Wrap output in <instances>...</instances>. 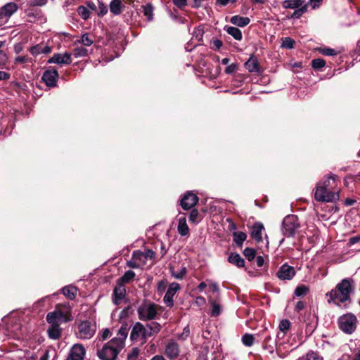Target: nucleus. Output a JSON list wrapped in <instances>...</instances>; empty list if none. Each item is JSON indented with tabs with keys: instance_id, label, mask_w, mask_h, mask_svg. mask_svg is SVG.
<instances>
[{
	"instance_id": "obj_54",
	"label": "nucleus",
	"mask_w": 360,
	"mask_h": 360,
	"mask_svg": "<svg viewBox=\"0 0 360 360\" xmlns=\"http://www.w3.org/2000/svg\"><path fill=\"white\" fill-rule=\"evenodd\" d=\"M306 307V302L300 300L297 302L294 311L297 313H300L302 310H303Z\"/></svg>"
},
{
	"instance_id": "obj_56",
	"label": "nucleus",
	"mask_w": 360,
	"mask_h": 360,
	"mask_svg": "<svg viewBox=\"0 0 360 360\" xmlns=\"http://www.w3.org/2000/svg\"><path fill=\"white\" fill-rule=\"evenodd\" d=\"M212 46H211V49L215 51L219 50L222 46L223 42L220 39H214L212 42Z\"/></svg>"
},
{
	"instance_id": "obj_17",
	"label": "nucleus",
	"mask_w": 360,
	"mask_h": 360,
	"mask_svg": "<svg viewBox=\"0 0 360 360\" xmlns=\"http://www.w3.org/2000/svg\"><path fill=\"white\" fill-rule=\"evenodd\" d=\"M264 230L263 224L260 221L255 222L251 229L250 235L257 243L262 242V231Z\"/></svg>"
},
{
	"instance_id": "obj_40",
	"label": "nucleus",
	"mask_w": 360,
	"mask_h": 360,
	"mask_svg": "<svg viewBox=\"0 0 360 360\" xmlns=\"http://www.w3.org/2000/svg\"><path fill=\"white\" fill-rule=\"evenodd\" d=\"M309 292V288L305 285H298L295 291L294 294L297 297H304Z\"/></svg>"
},
{
	"instance_id": "obj_49",
	"label": "nucleus",
	"mask_w": 360,
	"mask_h": 360,
	"mask_svg": "<svg viewBox=\"0 0 360 360\" xmlns=\"http://www.w3.org/2000/svg\"><path fill=\"white\" fill-rule=\"evenodd\" d=\"M98 9L96 8L97 15L100 17H103L107 13L108 9L106 6L102 1L98 0Z\"/></svg>"
},
{
	"instance_id": "obj_52",
	"label": "nucleus",
	"mask_w": 360,
	"mask_h": 360,
	"mask_svg": "<svg viewBox=\"0 0 360 360\" xmlns=\"http://www.w3.org/2000/svg\"><path fill=\"white\" fill-rule=\"evenodd\" d=\"M186 273H187L186 268L184 266L181 269V270L179 272L172 271V275L174 278L181 280V279H183L186 276Z\"/></svg>"
},
{
	"instance_id": "obj_7",
	"label": "nucleus",
	"mask_w": 360,
	"mask_h": 360,
	"mask_svg": "<svg viewBox=\"0 0 360 360\" xmlns=\"http://www.w3.org/2000/svg\"><path fill=\"white\" fill-rule=\"evenodd\" d=\"M199 201V198L191 191H186L179 200V205L184 210L192 209Z\"/></svg>"
},
{
	"instance_id": "obj_8",
	"label": "nucleus",
	"mask_w": 360,
	"mask_h": 360,
	"mask_svg": "<svg viewBox=\"0 0 360 360\" xmlns=\"http://www.w3.org/2000/svg\"><path fill=\"white\" fill-rule=\"evenodd\" d=\"M96 332V326L89 321H83L78 325L79 337L82 339H90Z\"/></svg>"
},
{
	"instance_id": "obj_35",
	"label": "nucleus",
	"mask_w": 360,
	"mask_h": 360,
	"mask_svg": "<svg viewBox=\"0 0 360 360\" xmlns=\"http://www.w3.org/2000/svg\"><path fill=\"white\" fill-rule=\"evenodd\" d=\"M129 328L127 323L122 324L120 328L119 329L117 333V335H120V337L113 338L122 341L123 347H124V341L127 337Z\"/></svg>"
},
{
	"instance_id": "obj_13",
	"label": "nucleus",
	"mask_w": 360,
	"mask_h": 360,
	"mask_svg": "<svg viewBox=\"0 0 360 360\" xmlns=\"http://www.w3.org/2000/svg\"><path fill=\"white\" fill-rule=\"evenodd\" d=\"M180 288V285L177 283L174 282L169 285L163 298V301L167 307L171 308L174 306L173 297Z\"/></svg>"
},
{
	"instance_id": "obj_28",
	"label": "nucleus",
	"mask_w": 360,
	"mask_h": 360,
	"mask_svg": "<svg viewBox=\"0 0 360 360\" xmlns=\"http://www.w3.org/2000/svg\"><path fill=\"white\" fill-rule=\"evenodd\" d=\"M63 294L69 300H72L76 297L77 288L73 285H67L61 289Z\"/></svg>"
},
{
	"instance_id": "obj_60",
	"label": "nucleus",
	"mask_w": 360,
	"mask_h": 360,
	"mask_svg": "<svg viewBox=\"0 0 360 360\" xmlns=\"http://www.w3.org/2000/svg\"><path fill=\"white\" fill-rule=\"evenodd\" d=\"M47 3V0H31L30 4L32 6H44Z\"/></svg>"
},
{
	"instance_id": "obj_18",
	"label": "nucleus",
	"mask_w": 360,
	"mask_h": 360,
	"mask_svg": "<svg viewBox=\"0 0 360 360\" xmlns=\"http://www.w3.org/2000/svg\"><path fill=\"white\" fill-rule=\"evenodd\" d=\"M245 68L251 72L259 73L261 68L258 60L254 56H251L250 58L245 63Z\"/></svg>"
},
{
	"instance_id": "obj_19",
	"label": "nucleus",
	"mask_w": 360,
	"mask_h": 360,
	"mask_svg": "<svg viewBox=\"0 0 360 360\" xmlns=\"http://www.w3.org/2000/svg\"><path fill=\"white\" fill-rule=\"evenodd\" d=\"M51 326L48 329V335L49 338L52 340H58L60 338L62 335V329L60 327V323H49Z\"/></svg>"
},
{
	"instance_id": "obj_33",
	"label": "nucleus",
	"mask_w": 360,
	"mask_h": 360,
	"mask_svg": "<svg viewBox=\"0 0 360 360\" xmlns=\"http://www.w3.org/2000/svg\"><path fill=\"white\" fill-rule=\"evenodd\" d=\"M188 219L190 222L197 224L202 221L203 216L197 209L193 208L189 214Z\"/></svg>"
},
{
	"instance_id": "obj_61",
	"label": "nucleus",
	"mask_w": 360,
	"mask_h": 360,
	"mask_svg": "<svg viewBox=\"0 0 360 360\" xmlns=\"http://www.w3.org/2000/svg\"><path fill=\"white\" fill-rule=\"evenodd\" d=\"M62 57L63 58L64 65H69L72 63L71 54L65 52L64 54H62Z\"/></svg>"
},
{
	"instance_id": "obj_24",
	"label": "nucleus",
	"mask_w": 360,
	"mask_h": 360,
	"mask_svg": "<svg viewBox=\"0 0 360 360\" xmlns=\"http://www.w3.org/2000/svg\"><path fill=\"white\" fill-rule=\"evenodd\" d=\"M317 185L321 186L323 188H326L329 191H333V188L337 185V176L335 175L330 176L327 177L326 179L323 180V181L319 182Z\"/></svg>"
},
{
	"instance_id": "obj_27",
	"label": "nucleus",
	"mask_w": 360,
	"mask_h": 360,
	"mask_svg": "<svg viewBox=\"0 0 360 360\" xmlns=\"http://www.w3.org/2000/svg\"><path fill=\"white\" fill-rule=\"evenodd\" d=\"M233 240L236 244L237 247L241 248L244 241L247 239V234L243 231H233L232 233Z\"/></svg>"
},
{
	"instance_id": "obj_46",
	"label": "nucleus",
	"mask_w": 360,
	"mask_h": 360,
	"mask_svg": "<svg viewBox=\"0 0 360 360\" xmlns=\"http://www.w3.org/2000/svg\"><path fill=\"white\" fill-rule=\"evenodd\" d=\"M295 44V41L290 37H285L283 39L282 45L283 48L293 49Z\"/></svg>"
},
{
	"instance_id": "obj_5",
	"label": "nucleus",
	"mask_w": 360,
	"mask_h": 360,
	"mask_svg": "<svg viewBox=\"0 0 360 360\" xmlns=\"http://www.w3.org/2000/svg\"><path fill=\"white\" fill-rule=\"evenodd\" d=\"M314 198L318 202H335L340 198L339 191H329L321 186L316 185Z\"/></svg>"
},
{
	"instance_id": "obj_6",
	"label": "nucleus",
	"mask_w": 360,
	"mask_h": 360,
	"mask_svg": "<svg viewBox=\"0 0 360 360\" xmlns=\"http://www.w3.org/2000/svg\"><path fill=\"white\" fill-rule=\"evenodd\" d=\"M357 318L352 313L341 316L338 319L340 329L346 334L353 333L356 328Z\"/></svg>"
},
{
	"instance_id": "obj_12",
	"label": "nucleus",
	"mask_w": 360,
	"mask_h": 360,
	"mask_svg": "<svg viewBox=\"0 0 360 360\" xmlns=\"http://www.w3.org/2000/svg\"><path fill=\"white\" fill-rule=\"evenodd\" d=\"M296 271L293 266L287 263L283 264L276 273L277 277L281 280H291L295 276Z\"/></svg>"
},
{
	"instance_id": "obj_59",
	"label": "nucleus",
	"mask_w": 360,
	"mask_h": 360,
	"mask_svg": "<svg viewBox=\"0 0 360 360\" xmlns=\"http://www.w3.org/2000/svg\"><path fill=\"white\" fill-rule=\"evenodd\" d=\"M173 4L181 9L188 5L187 0H172Z\"/></svg>"
},
{
	"instance_id": "obj_22",
	"label": "nucleus",
	"mask_w": 360,
	"mask_h": 360,
	"mask_svg": "<svg viewBox=\"0 0 360 360\" xmlns=\"http://www.w3.org/2000/svg\"><path fill=\"white\" fill-rule=\"evenodd\" d=\"M228 262L238 268L245 266L244 259L237 252H231L228 257Z\"/></svg>"
},
{
	"instance_id": "obj_30",
	"label": "nucleus",
	"mask_w": 360,
	"mask_h": 360,
	"mask_svg": "<svg viewBox=\"0 0 360 360\" xmlns=\"http://www.w3.org/2000/svg\"><path fill=\"white\" fill-rule=\"evenodd\" d=\"M141 331H144L143 325L139 322L136 323L131 332L130 339L132 341L137 340L140 335H141Z\"/></svg>"
},
{
	"instance_id": "obj_57",
	"label": "nucleus",
	"mask_w": 360,
	"mask_h": 360,
	"mask_svg": "<svg viewBox=\"0 0 360 360\" xmlns=\"http://www.w3.org/2000/svg\"><path fill=\"white\" fill-rule=\"evenodd\" d=\"M237 70H238V64L232 63L225 68L224 72L226 74H232V73L235 72Z\"/></svg>"
},
{
	"instance_id": "obj_48",
	"label": "nucleus",
	"mask_w": 360,
	"mask_h": 360,
	"mask_svg": "<svg viewBox=\"0 0 360 360\" xmlns=\"http://www.w3.org/2000/svg\"><path fill=\"white\" fill-rule=\"evenodd\" d=\"M73 53L76 58L86 56L88 54V50L82 46L77 47L74 49Z\"/></svg>"
},
{
	"instance_id": "obj_9",
	"label": "nucleus",
	"mask_w": 360,
	"mask_h": 360,
	"mask_svg": "<svg viewBox=\"0 0 360 360\" xmlns=\"http://www.w3.org/2000/svg\"><path fill=\"white\" fill-rule=\"evenodd\" d=\"M139 318L142 321L154 319L158 314L157 305L155 303L150 304L146 309L144 307H139Z\"/></svg>"
},
{
	"instance_id": "obj_29",
	"label": "nucleus",
	"mask_w": 360,
	"mask_h": 360,
	"mask_svg": "<svg viewBox=\"0 0 360 360\" xmlns=\"http://www.w3.org/2000/svg\"><path fill=\"white\" fill-rule=\"evenodd\" d=\"M124 6L122 5L121 0H112L110 3V11L114 15H120L122 13V8Z\"/></svg>"
},
{
	"instance_id": "obj_41",
	"label": "nucleus",
	"mask_w": 360,
	"mask_h": 360,
	"mask_svg": "<svg viewBox=\"0 0 360 360\" xmlns=\"http://www.w3.org/2000/svg\"><path fill=\"white\" fill-rule=\"evenodd\" d=\"M241 340L245 346L251 347L254 344L255 337L252 334L245 333L242 336Z\"/></svg>"
},
{
	"instance_id": "obj_42",
	"label": "nucleus",
	"mask_w": 360,
	"mask_h": 360,
	"mask_svg": "<svg viewBox=\"0 0 360 360\" xmlns=\"http://www.w3.org/2000/svg\"><path fill=\"white\" fill-rule=\"evenodd\" d=\"M132 259L140 262L142 264H145L146 262V256L144 252L141 250L134 251L132 253Z\"/></svg>"
},
{
	"instance_id": "obj_10",
	"label": "nucleus",
	"mask_w": 360,
	"mask_h": 360,
	"mask_svg": "<svg viewBox=\"0 0 360 360\" xmlns=\"http://www.w3.org/2000/svg\"><path fill=\"white\" fill-rule=\"evenodd\" d=\"M18 8V5L14 2L8 3L0 8V25L6 22Z\"/></svg>"
},
{
	"instance_id": "obj_25",
	"label": "nucleus",
	"mask_w": 360,
	"mask_h": 360,
	"mask_svg": "<svg viewBox=\"0 0 360 360\" xmlns=\"http://www.w3.org/2000/svg\"><path fill=\"white\" fill-rule=\"evenodd\" d=\"M209 302L212 306V309L210 314V316L212 317L219 316L221 313V304H219V301L217 300H214L212 297H210Z\"/></svg>"
},
{
	"instance_id": "obj_63",
	"label": "nucleus",
	"mask_w": 360,
	"mask_h": 360,
	"mask_svg": "<svg viewBox=\"0 0 360 360\" xmlns=\"http://www.w3.org/2000/svg\"><path fill=\"white\" fill-rule=\"evenodd\" d=\"M127 264V266L133 268V269H138L140 267V264L134 259L128 261Z\"/></svg>"
},
{
	"instance_id": "obj_64",
	"label": "nucleus",
	"mask_w": 360,
	"mask_h": 360,
	"mask_svg": "<svg viewBox=\"0 0 360 360\" xmlns=\"http://www.w3.org/2000/svg\"><path fill=\"white\" fill-rule=\"evenodd\" d=\"M359 242H360V236H356L349 238L348 245L351 246Z\"/></svg>"
},
{
	"instance_id": "obj_51",
	"label": "nucleus",
	"mask_w": 360,
	"mask_h": 360,
	"mask_svg": "<svg viewBox=\"0 0 360 360\" xmlns=\"http://www.w3.org/2000/svg\"><path fill=\"white\" fill-rule=\"evenodd\" d=\"M167 281L162 279L158 283L157 291L159 294H162L167 288Z\"/></svg>"
},
{
	"instance_id": "obj_26",
	"label": "nucleus",
	"mask_w": 360,
	"mask_h": 360,
	"mask_svg": "<svg viewBox=\"0 0 360 360\" xmlns=\"http://www.w3.org/2000/svg\"><path fill=\"white\" fill-rule=\"evenodd\" d=\"M230 22L233 25L243 27L250 23V20L248 17H243L236 15L231 18Z\"/></svg>"
},
{
	"instance_id": "obj_38",
	"label": "nucleus",
	"mask_w": 360,
	"mask_h": 360,
	"mask_svg": "<svg viewBox=\"0 0 360 360\" xmlns=\"http://www.w3.org/2000/svg\"><path fill=\"white\" fill-rule=\"evenodd\" d=\"M276 345V340H273L270 335L266 336L263 342V347L269 352L274 351V347Z\"/></svg>"
},
{
	"instance_id": "obj_55",
	"label": "nucleus",
	"mask_w": 360,
	"mask_h": 360,
	"mask_svg": "<svg viewBox=\"0 0 360 360\" xmlns=\"http://www.w3.org/2000/svg\"><path fill=\"white\" fill-rule=\"evenodd\" d=\"M320 52L325 56H335L338 54L337 51L331 48H323L321 49Z\"/></svg>"
},
{
	"instance_id": "obj_44",
	"label": "nucleus",
	"mask_w": 360,
	"mask_h": 360,
	"mask_svg": "<svg viewBox=\"0 0 360 360\" xmlns=\"http://www.w3.org/2000/svg\"><path fill=\"white\" fill-rule=\"evenodd\" d=\"M311 65L314 70H319L326 65V61L323 58H315L311 62Z\"/></svg>"
},
{
	"instance_id": "obj_37",
	"label": "nucleus",
	"mask_w": 360,
	"mask_h": 360,
	"mask_svg": "<svg viewBox=\"0 0 360 360\" xmlns=\"http://www.w3.org/2000/svg\"><path fill=\"white\" fill-rule=\"evenodd\" d=\"M143 12L144 15L147 18L148 21H151L153 19V7L151 4H147L142 6Z\"/></svg>"
},
{
	"instance_id": "obj_4",
	"label": "nucleus",
	"mask_w": 360,
	"mask_h": 360,
	"mask_svg": "<svg viewBox=\"0 0 360 360\" xmlns=\"http://www.w3.org/2000/svg\"><path fill=\"white\" fill-rule=\"evenodd\" d=\"M300 226L297 216L295 214L287 215L282 222V233L287 238L294 237Z\"/></svg>"
},
{
	"instance_id": "obj_31",
	"label": "nucleus",
	"mask_w": 360,
	"mask_h": 360,
	"mask_svg": "<svg viewBox=\"0 0 360 360\" xmlns=\"http://www.w3.org/2000/svg\"><path fill=\"white\" fill-rule=\"evenodd\" d=\"M304 0H285L282 3V6L284 8L295 9L300 6H304L303 4Z\"/></svg>"
},
{
	"instance_id": "obj_45",
	"label": "nucleus",
	"mask_w": 360,
	"mask_h": 360,
	"mask_svg": "<svg viewBox=\"0 0 360 360\" xmlns=\"http://www.w3.org/2000/svg\"><path fill=\"white\" fill-rule=\"evenodd\" d=\"M48 63H56L59 65H64L62 54L55 53L51 58L48 60Z\"/></svg>"
},
{
	"instance_id": "obj_58",
	"label": "nucleus",
	"mask_w": 360,
	"mask_h": 360,
	"mask_svg": "<svg viewBox=\"0 0 360 360\" xmlns=\"http://www.w3.org/2000/svg\"><path fill=\"white\" fill-rule=\"evenodd\" d=\"M298 360H320L315 352H309L305 357L299 359Z\"/></svg>"
},
{
	"instance_id": "obj_3",
	"label": "nucleus",
	"mask_w": 360,
	"mask_h": 360,
	"mask_svg": "<svg viewBox=\"0 0 360 360\" xmlns=\"http://www.w3.org/2000/svg\"><path fill=\"white\" fill-rule=\"evenodd\" d=\"M123 348L122 341L112 339L103 346L102 349L98 350L97 355L102 360H115Z\"/></svg>"
},
{
	"instance_id": "obj_21",
	"label": "nucleus",
	"mask_w": 360,
	"mask_h": 360,
	"mask_svg": "<svg viewBox=\"0 0 360 360\" xmlns=\"http://www.w3.org/2000/svg\"><path fill=\"white\" fill-rule=\"evenodd\" d=\"M183 214H184V216L179 217V219L177 231H178V233L181 236H187L189 234L190 229L186 223V218L185 216L186 214L184 213Z\"/></svg>"
},
{
	"instance_id": "obj_1",
	"label": "nucleus",
	"mask_w": 360,
	"mask_h": 360,
	"mask_svg": "<svg viewBox=\"0 0 360 360\" xmlns=\"http://www.w3.org/2000/svg\"><path fill=\"white\" fill-rule=\"evenodd\" d=\"M356 288V283L353 278H345L338 283L335 288L326 293V296L330 297V300L340 305V303H351V294H352Z\"/></svg>"
},
{
	"instance_id": "obj_20",
	"label": "nucleus",
	"mask_w": 360,
	"mask_h": 360,
	"mask_svg": "<svg viewBox=\"0 0 360 360\" xmlns=\"http://www.w3.org/2000/svg\"><path fill=\"white\" fill-rule=\"evenodd\" d=\"M51 51V46L48 45L44 46L42 44H36L30 48V52L33 56H37L40 53H49Z\"/></svg>"
},
{
	"instance_id": "obj_53",
	"label": "nucleus",
	"mask_w": 360,
	"mask_h": 360,
	"mask_svg": "<svg viewBox=\"0 0 360 360\" xmlns=\"http://www.w3.org/2000/svg\"><path fill=\"white\" fill-rule=\"evenodd\" d=\"M139 354V349L137 347L132 349L131 352L128 354L127 359L129 360H136Z\"/></svg>"
},
{
	"instance_id": "obj_14",
	"label": "nucleus",
	"mask_w": 360,
	"mask_h": 360,
	"mask_svg": "<svg viewBox=\"0 0 360 360\" xmlns=\"http://www.w3.org/2000/svg\"><path fill=\"white\" fill-rule=\"evenodd\" d=\"M85 352L82 345L76 344L72 347L66 360H84Z\"/></svg>"
},
{
	"instance_id": "obj_43",
	"label": "nucleus",
	"mask_w": 360,
	"mask_h": 360,
	"mask_svg": "<svg viewBox=\"0 0 360 360\" xmlns=\"http://www.w3.org/2000/svg\"><path fill=\"white\" fill-rule=\"evenodd\" d=\"M243 253L249 262H252L256 257V250L252 248H245Z\"/></svg>"
},
{
	"instance_id": "obj_2",
	"label": "nucleus",
	"mask_w": 360,
	"mask_h": 360,
	"mask_svg": "<svg viewBox=\"0 0 360 360\" xmlns=\"http://www.w3.org/2000/svg\"><path fill=\"white\" fill-rule=\"evenodd\" d=\"M46 319L48 323L58 322L60 324L72 321V316L70 304L68 302L56 304L54 310L47 314Z\"/></svg>"
},
{
	"instance_id": "obj_39",
	"label": "nucleus",
	"mask_w": 360,
	"mask_h": 360,
	"mask_svg": "<svg viewBox=\"0 0 360 360\" xmlns=\"http://www.w3.org/2000/svg\"><path fill=\"white\" fill-rule=\"evenodd\" d=\"M78 15L84 20H88L90 18L89 10L84 6H79L77 8Z\"/></svg>"
},
{
	"instance_id": "obj_36",
	"label": "nucleus",
	"mask_w": 360,
	"mask_h": 360,
	"mask_svg": "<svg viewBox=\"0 0 360 360\" xmlns=\"http://www.w3.org/2000/svg\"><path fill=\"white\" fill-rule=\"evenodd\" d=\"M296 10L291 14L290 18L299 19L301 16L307 11L308 4L302 6L295 8Z\"/></svg>"
},
{
	"instance_id": "obj_47",
	"label": "nucleus",
	"mask_w": 360,
	"mask_h": 360,
	"mask_svg": "<svg viewBox=\"0 0 360 360\" xmlns=\"http://www.w3.org/2000/svg\"><path fill=\"white\" fill-rule=\"evenodd\" d=\"M291 323L288 319H283L279 323V329L285 335L289 330Z\"/></svg>"
},
{
	"instance_id": "obj_32",
	"label": "nucleus",
	"mask_w": 360,
	"mask_h": 360,
	"mask_svg": "<svg viewBox=\"0 0 360 360\" xmlns=\"http://www.w3.org/2000/svg\"><path fill=\"white\" fill-rule=\"evenodd\" d=\"M224 30L227 33L231 35L236 40L240 41L243 39L242 32L236 27L226 26Z\"/></svg>"
},
{
	"instance_id": "obj_62",
	"label": "nucleus",
	"mask_w": 360,
	"mask_h": 360,
	"mask_svg": "<svg viewBox=\"0 0 360 360\" xmlns=\"http://www.w3.org/2000/svg\"><path fill=\"white\" fill-rule=\"evenodd\" d=\"M144 255L146 256V260L148 259H153L155 258V252L153 250H150V249H147L146 250V252H144Z\"/></svg>"
},
{
	"instance_id": "obj_11",
	"label": "nucleus",
	"mask_w": 360,
	"mask_h": 360,
	"mask_svg": "<svg viewBox=\"0 0 360 360\" xmlns=\"http://www.w3.org/2000/svg\"><path fill=\"white\" fill-rule=\"evenodd\" d=\"M58 77L59 75L57 70L55 68H50L44 71L41 77V79L47 86L53 88L57 86Z\"/></svg>"
},
{
	"instance_id": "obj_50",
	"label": "nucleus",
	"mask_w": 360,
	"mask_h": 360,
	"mask_svg": "<svg viewBox=\"0 0 360 360\" xmlns=\"http://www.w3.org/2000/svg\"><path fill=\"white\" fill-rule=\"evenodd\" d=\"M80 41L83 45L86 46H89L93 44V39L89 37L88 33L82 34Z\"/></svg>"
},
{
	"instance_id": "obj_15",
	"label": "nucleus",
	"mask_w": 360,
	"mask_h": 360,
	"mask_svg": "<svg viewBox=\"0 0 360 360\" xmlns=\"http://www.w3.org/2000/svg\"><path fill=\"white\" fill-rule=\"evenodd\" d=\"M180 353L179 345L173 340H171L165 347V354L171 360L176 359Z\"/></svg>"
},
{
	"instance_id": "obj_23",
	"label": "nucleus",
	"mask_w": 360,
	"mask_h": 360,
	"mask_svg": "<svg viewBox=\"0 0 360 360\" xmlns=\"http://www.w3.org/2000/svg\"><path fill=\"white\" fill-rule=\"evenodd\" d=\"M301 320L306 323L307 328L306 331L309 332L310 333L314 330L317 325L318 318H316V322L314 323L312 321H311V312L305 313L304 315H301Z\"/></svg>"
},
{
	"instance_id": "obj_34",
	"label": "nucleus",
	"mask_w": 360,
	"mask_h": 360,
	"mask_svg": "<svg viewBox=\"0 0 360 360\" xmlns=\"http://www.w3.org/2000/svg\"><path fill=\"white\" fill-rule=\"evenodd\" d=\"M135 276L136 274L134 271L132 270H128L125 271L124 275L119 278L117 281L124 285L125 283H129L132 281L134 279Z\"/></svg>"
},
{
	"instance_id": "obj_16",
	"label": "nucleus",
	"mask_w": 360,
	"mask_h": 360,
	"mask_svg": "<svg viewBox=\"0 0 360 360\" xmlns=\"http://www.w3.org/2000/svg\"><path fill=\"white\" fill-rule=\"evenodd\" d=\"M126 295V289L124 284L117 281L113 290L112 300L115 304L118 305Z\"/></svg>"
}]
</instances>
